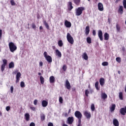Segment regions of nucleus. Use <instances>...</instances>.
I'll list each match as a JSON object with an SVG mask.
<instances>
[{
  "label": "nucleus",
  "mask_w": 126,
  "mask_h": 126,
  "mask_svg": "<svg viewBox=\"0 0 126 126\" xmlns=\"http://www.w3.org/2000/svg\"><path fill=\"white\" fill-rule=\"evenodd\" d=\"M101 98L102 99H103V100H105V99H107V98H108V95L105 93H102L101 94Z\"/></svg>",
  "instance_id": "nucleus-27"
},
{
  "label": "nucleus",
  "mask_w": 126,
  "mask_h": 126,
  "mask_svg": "<svg viewBox=\"0 0 126 126\" xmlns=\"http://www.w3.org/2000/svg\"><path fill=\"white\" fill-rule=\"evenodd\" d=\"M25 117L26 121H27V122H29V121H30V115H29V113H26L25 114Z\"/></svg>",
  "instance_id": "nucleus-21"
},
{
  "label": "nucleus",
  "mask_w": 126,
  "mask_h": 126,
  "mask_svg": "<svg viewBox=\"0 0 126 126\" xmlns=\"http://www.w3.org/2000/svg\"><path fill=\"white\" fill-rule=\"evenodd\" d=\"M119 1H121V0H116L115 3H118V2H119Z\"/></svg>",
  "instance_id": "nucleus-59"
},
{
  "label": "nucleus",
  "mask_w": 126,
  "mask_h": 126,
  "mask_svg": "<svg viewBox=\"0 0 126 126\" xmlns=\"http://www.w3.org/2000/svg\"><path fill=\"white\" fill-rule=\"evenodd\" d=\"M42 29H43V27L40 26V27H39V30H42Z\"/></svg>",
  "instance_id": "nucleus-61"
},
{
  "label": "nucleus",
  "mask_w": 126,
  "mask_h": 126,
  "mask_svg": "<svg viewBox=\"0 0 126 126\" xmlns=\"http://www.w3.org/2000/svg\"><path fill=\"white\" fill-rule=\"evenodd\" d=\"M63 97L62 96H60L59 97V102L60 103H61V104H63Z\"/></svg>",
  "instance_id": "nucleus-44"
},
{
  "label": "nucleus",
  "mask_w": 126,
  "mask_h": 126,
  "mask_svg": "<svg viewBox=\"0 0 126 126\" xmlns=\"http://www.w3.org/2000/svg\"><path fill=\"white\" fill-rule=\"evenodd\" d=\"M74 121V119L73 118V117H68L67 118V122L69 125H72V123H73Z\"/></svg>",
  "instance_id": "nucleus-14"
},
{
  "label": "nucleus",
  "mask_w": 126,
  "mask_h": 126,
  "mask_svg": "<svg viewBox=\"0 0 126 126\" xmlns=\"http://www.w3.org/2000/svg\"><path fill=\"white\" fill-rule=\"evenodd\" d=\"M32 29L36 30V25H35V24H32Z\"/></svg>",
  "instance_id": "nucleus-46"
},
{
  "label": "nucleus",
  "mask_w": 126,
  "mask_h": 126,
  "mask_svg": "<svg viewBox=\"0 0 126 126\" xmlns=\"http://www.w3.org/2000/svg\"><path fill=\"white\" fill-rule=\"evenodd\" d=\"M9 48L10 49V52L11 53H13L15 52V51H16L17 50V47L13 42H10L9 43Z\"/></svg>",
  "instance_id": "nucleus-2"
},
{
  "label": "nucleus",
  "mask_w": 126,
  "mask_h": 126,
  "mask_svg": "<svg viewBox=\"0 0 126 126\" xmlns=\"http://www.w3.org/2000/svg\"><path fill=\"white\" fill-rule=\"evenodd\" d=\"M93 92H94V91H93V90H91L90 91V93H93Z\"/></svg>",
  "instance_id": "nucleus-62"
},
{
  "label": "nucleus",
  "mask_w": 126,
  "mask_h": 126,
  "mask_svg": "<svg viewBox=\"0 0 126 126\" xmlns=\"http://www.w3.org/2000/svg\"><path fill=\"white\" fill-rule=\"evenodd\" d=\"M49 81L50 83H55V77H54V76H50L49 78Z\"/></svg>",
  "instance_id": "nucleus-25"
},
{
  "label": "nucleus",
  "mask_w": 126,
  "mask_h": 126,
  "mask_svg": "<svg viewBox=\"0 0 126 126\" xmlns=\"http://www.w3.org/2000/svg\"><path fill=\"white\" fill-rule=\"evenodd\" d=\"M39 66H43V62H39Z\"/></svg>",
  "instance_id": "nucleus-57"
},
{
  "label": "nucleus",
  "mask_w": 126,
  "mask_h": 126,
  "mask_svg": "<svg viewBox=\"0 0 126 126\" xmlns=\"http://www.w3.org/2000/svg\"><path fill=\"white\" fill-rule=\"evenodd\" d=\"M93 35L94 36H96V31L94 30L93 31Z\"/></svg>",
  "instance_id": "nucleus-52"
},
{
  "label": "nucleus",
  "mask_w": 126,
  "mask_h": 126,
  "mask_svg": "<svg viewBox=\"0 0 126 126\" xmlns=\"http://www.w3.org/2000/svg\"><path fill=\"white\" fill-rule=\"evenodd\" d=\"M98 36L100 41H103V32H102L101 30H99L98 31Z\"/></svg>",
  "instance_id": "nucleus-11"
},
{
  "label": "nucleus",
  "mask_w": 126,
  "mask_h": 126,
  "mask_svg": "<svg viewBox=\"0 0 126 126\" xmlns=\"http://www.w3.org/2000/svg\"><path fill=\"white\" fill-rule=\"evenodd\" d=\"M21 87H22V88L25 87V83H24V82L22 81L21 82Z\"/></svg>",
  "instance_id": "nucleus-43"
},
{
  "label": "nucleus",
  "mask_w": 126,
  "mask_h": 126,
  "mask_svg": "<svg viewBox=\"0 0 126 126\" xmlns=\"http://www.w3.org/2000/svg\"><path fill=\"white\" fill-rule=\"evenodd\" d=\"M40 80L41 84H43L44 83V77H43V76H41L40 77Z\"/></svg>",
  "instance_id": "nucleus-37"
},
{
  "label": "nucleus",
  "mask_w": 126,
  "mask_h": 126,
  "mask_svg": "<svg viewBox=\"0 0 126 126\" xmlns=\"http://www.w3.org/2000/svg\"><path fill=\"white\" fill-rule=\"evenodd\" d=\"M31 110H32V111H35L36 110V108L33 107H30Z\"/></svg>",
  "instance_id": "nucleus-55"
},
{
  "label": "nucleus",
  "mask_w": 126,
  "mask_h": 126,
  "mask_svg": "<svg viewBox=\"0 0 126 126\" xmlns=\"http://www.w3.org/2000/svg\"><path fill=\"white\" fill-rule=\"evenodd\" d=\"M73 1L76 5H79V4H80V1H81V0H73Z\"/></svg>",
  "instance_id": "nucleus-28"
},
{
  "label": "nucleus",
  "mask_w": 126,
  "mask_h": 126,
  "mask_svg": "<svg viewBox=\"0 0 126 126\" xmlns=\"http://www.w3.org/2000/svg\"><path fill=\"white\" fill-rule=\"evenodd\" d=\"M123 6L125 9H126V0H123Z\"/></svg>",
  "instance_id": "nucleus-42"
},
{
  "label": "nucleus",
  "mask_w": 126,
  "mask_h": 126,
  "mask_svg": "<svg viewBox=\"0 0 126 126\" xmlns=\"http://www.w3.org/2000/svg\"><path fill=\"white\" fill-rule=\"evenodd\" d=\"M66 38L68 42L71 44V45H73V43H74V40L73 39V37H72L71 35H70V33H67Z\"/></svg>",
  "instance_id": "nucleus-3"
},
{
  "label": "nucleus",
  "mask_w": 126,
  "mask_h": 126,
  "mask_svg": "<svg viewBox=\"0 0 126 126\" xmlns=\"http://www.w3.org/2000/svg\"><path fill=\"white\" fill-rule=\"evenodd\" d=\"M95 87L96 90H100V88H99V82L97 81L95 83Z\"/></svg>",
  "instance_id": "nucleus-32"
},
{
  "label": "nucleus",
  "mask_w": 126,
  "mask_h": 126,
  "mask_svg": "<svg viewBox=\"0 0 126 126\" xmlns=\"http://www.w3.org/2000/svg\"><path fill=\"white\" fill-rule=\"evenodd\" d=\"M37 103H38V100L35 99L33 101L34 105H37Z\"/></svg>",
  "instance_id": "nucleus-50"
},
{
  "label": "nucleus",
  "mask_w": 126,
  "mask_h": 126,
  "mask_svg": "<svg viewBox=\"0 0 126 126\" xmlns=\"http://www.w3.org/2000/svg\"><path fill=\"white\" fill-rule=\"evenodd\" d=\"M118 11L121 14H123L124 13V7L123 6H120Z\"/></svg>",
  "instance_id": "nucleus-24"
},
{
  "label": "nucleus",
  "mask_w": 126,
  "mask_h": 126,
  "mask_svg": "<svg viewBox=\"0 0 126 126\" xmlns=\"http://www.w3.org/2000/svg\"><path fill=\"white\" fill-rule=\"evenodd\" d=\"M87 42L88 44H91L92 43V41L91 40V37H88L87 38Z\"/></svg>",
  "instance_id": "nucleus-34"
},
{
  "label": "nucleus",
  "mask_w": 126,
  "mask_h": 126,
  "mask_svg": "<svg viewBox=\"0 0 126 126\" xmlns=\"http://www.w3.org/2000/svg\"><path fill=\"white\" fill-rule=\"evenodd\" d=\"M1 36H2V30H0V40L1 39Z\"/></svg>",
  "instance_id": "nucleus-49"
},
{
  "label": "nucleus",
  "mask_w": 126,
  "mask_h": 126,
  "mask_svg": "<svg viewBox=\"0 0 126 126\" xmlns=\"http://www.w3.org/2000/svg\"><path fill=\"white\" fill-rule=\"evenodd\" d=\"M125 92L126 93V86H125Z\"/></svg>",
  "instance_id": "nucleus-64"
},
{
  "label": "nucleus",
  "mask_w": 126,
  "mask_h": 126,
  "mask_svg": "<svg viewBox=\"0 0 126 126\" xmlns=\"http://www.w3.org/2000/svg\"><path fill=\"white\" fill-rule=\"evenodd\" d=\"M42 107H47L48 106V101L46 100H43L42 101Z\"/></svg>",
  "instance_id": "nucleus-26"
},
{
  "label": "nucleus",
  "mask_w": 126,
  "mask_h": 126,
  "mask_svg": "<svg viewBox=\"0 0 126 126\" xmlns=\"http://www.w3.org/2000/svg\"><path fill=\"white\" fill-rule=\"evenodd\" d=\"M99 83L101 86H103L104 84H105V79L101 78L99 80Z\"/></svg>",
  "instance_id": "nucleus-17"
},
{
  "label": "nucleus",
  "mask_w": 126,
  "mask_h": 126,
  "mask_svg": "<svg viewBox=\"0 0 126 126\" xmlns=\"http://www.w3.org/2000/svg\"><path fill=\"white\" fill-rule=\"evenodd\" d=\"M21 77V73L19 72L16 74V83H18L19 82V81L20 80V78Z\"/></svg>",
  "instance_id": "nucleus-12"
},
{
  "label": "nucleus",
  "mask_w": 126,
  "mask_h": 126,
  "mask_svg": "<svg viewBox=\"0 0 126 126\" xmlns=\"http://www.w3.org/2000/svg\"><path fill=\"white\" fill-rule=\"evenodd\" d=\"M48 126H54V124L52 123L49 122L48 124Z\"/></svg>",
  "instance_id": "nucleus-53"
},
{
  "label": "nucleus",
  "mask_w": 126,
  "mask_h": 126,
  "mask_svg": "<svg viewBox=\"0 0 126 126\" xmlns=\"http://www.w3.org/2000/svg\"><path fill=\"white\" fill-rule=\"evenodd\" d=\"M116 28L117 32H121V26L120 25V24H119V23H116Z\"/></svg>",
  "instance_id": "nucleus-20"
},
{
  "label": "nucleus",
  "mask_w": 126,
  "mask_h": 126,
  "mask_svg": "<svg viewBox=\"0 0 126 126\" xmlns=\"http://www.w3.org/2000/svg\"><path fill=\"white\" fill-rule=\"evenodd\" d=\"M10 110V106H7L6 107V110L8 112Z\"/></svg>",
  "instance_id": "nucleus-51"
},
{
  "label": "nucleus",
  "mask_w": 126,
  "mask_h": 126,
  "mask_svg": "<svg viewBox=\"0 0 126 126\" xmlns=\"http://www.w3.org/2000/svg\"><path fill=\"white\" fill-rule=\"evenodd\" d=\"M90 32V28L89 27V26H88L86 27V29H85V34L86 35V36H88V35L89 34Z\"/></svg>",
  "instance_id": "nucleus-16"
},
{
  "label": "nucleus",
  "mask_w": 126,
  "mask_h": 126,
  "mask_svg": "<svg viewBox=\"0 0 126 126\" xmlns=\"http://www.w3.org/2000/svg\"><path fill=\"white\" fill-rule=\"evenodd\" d=\"M84 115L87 118V119H90V118H91V114H90V112H88L87 111L84 112Z\"/></svg>",
  "instance_id": "nucleus-13"
},
{
  "label": "nucleus",
  "mask_w": 126,
  "mask_h": 126,
  "mask_svg": "<svg viewBox=\"0 0 126 126\" xmlns=\"http://www.w3.org/2000/svg\"><path fill=\"white\" fill-rule=\"evenodd\" d=\"M90 93L89 92V91L88 90H86L85 92V94L86 96V97H88V94H89Z\"/></svg>",
  "instance_id": "nucleus-39"
},
{
  "label": "nucleus",
  "mask_w": 126,
  "mask_h": 126,
  "mask_svg": "<svg viewBox=\"0 0 126 126\" xmlns=\"http://www.w3.org/2000/svg\"><path fill=\"white\" fill-rule=\"evenodd\" d=\"M104 37L105 41H108V40H109V38H110V35H109V33L107 32H105L104 34Z\"/></svg>",
  "instance_id": "nucleus-19"
},
{
  "label": "nucleus",
  "mask_w": 126,
  "mask_h": 126,
  "mask_svg": "<svg viewBox=\"0 0 126 126\" xmlns=\"http://www.w3.org/2000/svg\"><path fill=\"white\" fill-rule=\"evenodd\" d=\"M14 67V63L11 62L9 63V68H13Z\"/></svg>",
  "instance_id": "nucleus-31"
},
{
  "label": "nucleus",
  "mask_w": 126,
  "mask_h": 126,
  "mask_svg": "<svg viewBox=\"0 0 126 126\" xmlns=\"http://www.w3.org/2000/svg\"><path fill=\"white\" fill-rule=\"evenodd\" d=\"M11 93H13V87L11 86L10 88Z\"/></svg>",
  "instance_id": "nucleus-54"
},
{
  "label": "nucleus",
  "mask_w": 126,
  "mask_h": 126,
  "mask_svg": "<svg viewBox=\"0 0 126 126\" xmlns=\"http://www.w3.org/2000/svg\"><path fill=\"white\" fill-rule=\"evenodd\" d=\"M63 71H66V69H67V66H66V65L64 64L63 66Z\"/></svg>",
  "instance_id": "nucleus-38"
},
{
  "label": "nucleus",
  "mask_w": 126,
  "mask_h": 126,
  "mask_svg": "<svg viewBox=\"0 0 126 126\" xmlns=\"http://www.w3.org/2000/svg\"><path fill=\"white\" fill-rule=\"evenodd\" d=\"M84 10H85V7H79L75 9V15L76 16H80L82 14Z\"/></svg>",
  "instance_id": "nucleus-1"
},
{
  "label": "nucleus",
  "mask_w": 126,
  "mask_h": 126,
  "mask_svg": "<svg viewBox=\"0 0 126 126\" xmlns=\"http://www.w3.org/2000/svg\"><path fill=\"white\" fill-rule=\"evenodd\" d=\"M10 3L11 5H15V2H14V0H10Z\"/></svg>",
  "instance_id": "nucleus-45"
},
{
  "label": "nucleus",
  "mask_w": 126,
  "mask_h": 126,
  "mask_svg": "<svg viewBox=\"0 0 126 126\" xmlns=\"http://www.w3.org/2000/svg\"><path fill=\"white\" fill-rule=\"evenodd\" d=\"M108 64H109V63L107 62H104L102 63V65H103V66H106L108 65Z\"/></svg>",
  "instance_id": "nucleus-40"
},
{
  "label": "nucleus",
  "mask_w": 126,
  "mask_h": 126,
  "mask_svg": "<svg viewBox=\"0 0 126 126\" xmlns=\"http://www.w3.org/2000/svg\"><path fill=\"white\" fill-rule=\"evenodd\" d=\"M108 21L109 23H111V22L110 21V18L108 19Z\"/></svg>",
  "instance_id": "nucleus-63"
},
{
  "label": "nucleus",
  "mask_w": 126,
  "mask_h": 126,
  "mask_svg": "<svg viewBox=\"0 0 126 126\" xmlns=\"http://www.w3.org/2000/svg\"><path fill=\"white\" fill-rule=\"evenodd\" d=\"M91 109L93 111H95V106L94 105V104L91 105Z\"/></svg>",
  "instance_id": "nucleus-41"
},
{
  "label": "nucleus",
  "mask_w": 126,
  "mask_h": 126,
  "mask_svg": "<svg viewBox=\"0 0 126 126\" xmlns=\"http://www.w3.org/2000/svg\"><path fill=\"white\" fill-rule=\"evenodd\" d=\"M116 109V104H112V106L110 107L111 112H114Z\"/></svg>",
  "instance_id": "nucleus-29"
},
{
  "label": "nucleus",
  "mask_w": 126,
  "mask_h": 126,
  "mask_svg": "<svg viewBox=\"0 0 126 126\" xmlns=\"http://www.w3.org/2000/svg\"><path fill=\"white\" fill-rule=\"evenodd\" d=\"M113 125L115 126H120V124H119V121H118L116 119H114L113 120Z\"/></svg>",
  "instance_id": "nucleus-22"
},
{
  "label": "nucleus",
  "mask_w": 126,
  "mask_h": 126,
  "mask_svg": "<svg viewBox=\"0 0 126 126\" xmlns=\"http://www.w3.org/2000/svg\"><path fill=\"white\" fill-rule=\"evenodd\" d=\"M98 9L99 11H103L104 10V6L102 3L99 2L98 3Z\"/></svg>",
  "instance_id": "nucleus-8"
},
{
  "label": "nucleus",
  "mask_w": 126,
  "mask_h": 126,
  "mask_svg": "<svg viewBox=\"0 0 126 126\" xmlns=\"http://www.w3.org/2000/svg\"><path fill=\"white\" fill-rule=\"evenodd\" d=\"M30 126H35V123L32 122L30 124Z\"/></svg>",
  "instance_id": "nucleus-56"
},
{
  "label": "nucleus",
  "mask_w": 126,
  "mask_h": 126,
  "mask_svg": "<svg viewBox=\"0 0 126 126\" xmlns=\"http://www.w3.org/2000/svg\"><path fill=\"white\" fill-rule=\"evenodd\" d=\"M70 112H71V109H69L68 112V114H70Z\"/></svg>",
  "instance_id": "nucleus-60"
},
{
  "label": "nucleus",
  "mask_w": 126,
  "mask_h": 126,
  "mask_svg": "<svg viewBox=\"0 0 126 126\" xmlns=\"http://www.w3.org/2000/svg\"><path fill=\"white\" fill-rule=\"evenodd\" d=\"M120 113L121 115H123V116H125L126 114V107L121 108L120 110Z\"/></svg>",
  "instance_id": "nucleus-10"
},
{
  "label": "nucleus",
  "mask_w": 126,
  "mask_h": 126,
  "mask_svg": "<svg viewBox=\"0 0 126 126\" xmlns=\"http://www.w3.org/2000/svg\"><path fill=\"white\" fill-rule=\"evenodd\" d=\"M74 115L75 117H76V118H77V119L82 118V114H81V112H80V111H75Z\"/></svg>",
  "instance_id": "nucleus-6"
},
{
  "label": "nucleus",
  "mask_w": 126,
  "mask_h": 126,
  "mask_svg": "<svg viewBox=\"0 0 126 126\" xmlns=\"http://www.w3.org/2000/svg\"><path fill=\"white\" fill-rule=\"evenodd\" d=\"M64 115V117H68V113L67 114V113H65Z\"/></svg>",
  "instance_id": "nucleus-58"
},
{
  "label": "nucleus",
  "mask_w": 126,
  "mask_h": 126,
  "mask_svg": "<svg viewBox=\"0 0 126 126\" xmlns=\"http://www.w3.org/2000/svg\"><path fill=\"white\" fill-rule=\"evenodd\" d=\"M63 43L62 40H59L58 41V45L59 46V47H63Z\"/></svg>",
  "instance_id": "nucleus-36"
},
{
  "label": "nucleus",
  "mask_w": 126,
  "mask_h": 126,
  "mask_svg": "<svg viewBox=\"0 0 126 126\" xmlns=\"http://www.w3.org/2000/svg\"><path fill=\"white\" fill-rule=\"evenodd\" d=\"M119 99L120 100H124V96L123 95V93L120 92L119 93Z\"/></svg>",
  "instance_id": "nucleus-35"
},
{
  "label": "nucleus",
  "mask_w": 126,
  "mask_h": 126,
  "mask_svg": "<svg viewBox=\"0 0 126 126\" xmlns=\"http://www.w3.org/2000/svg\"><path fill=\"white\" fill-rule=\"evenodd\" d=\"M116 62H118V63H121V58L120 57H117L116 59Z\"/></svg>",
  "instance_id": "nucleus-47"
},
{
  "label": "nucleus",
  "mask_w": 126,
  "mask_h": 126,
  "mask_svg": "<svg viewBox=\"0 0 126 126\" xmlns=\"http://www.w3.org/2000/svg\"><path fill=\"white\" fill-rule=\"evenodd\" d=\"M65 87H66V88L68 89V90H70L71 88V86H70V83H69V81H68V80H66L65 81Z\"/></svg>",
  "instance_id": "nucleus-7"
},
{
  "label": "nucleus",
  "mask_w": 126,
  "mask_h": 126,
  "mask_svg": "<svg viewBox=\"0 0 126 126\" xmlns=\"http://www.w3.org/2000/svg\"><path fill=\"white\" fill-rule=\"evenodd\" d=\"M55 53H56V56H58L59 58H62V53L60 52L59 49H56L55 50Z\"/></svg>",
  "instance_id": "nucleus-18"
},
{
  "label": "nucleus",
  "mask_w": 126,
  "mask_h": 126,
  "mask_svg": "<svg viewBox=\"0 0 126 126\" xmlns=\"http://www.w3.org/2000/svg\"><path fill=\"white\" fill-rule=\"evenodd\" d=\"M82 58L84 59V60H85V61H87V60H88V56L87 55L86 52L83 53L82 55Z\"/></svg>",
  "instance_id": "nucleus-23"
},
{
  "label": "nucleus",
  "mask_w": 126,
  "mask_h": 126,
  "mask_svg": "<svg viewBox=\"0 0 126 126\" xmlns=\"http://www.w3.org/2000/svg\"><path fill=\"white\" fill-rule=\"evenodd\" d=\"M81 119H82V118H78V125H81Z\"/></svg>",
  "instance_id": "nucleus-48"
},
{
  "label": "nucleus",
  "mask_w": 126,
  "mask_h": 126,
  "mask_svg": "<svg viewBox=\"0 0 126 126\" xmlns=\"http://www.w3.org/2000/svg\"><path fill=\"white\" fill-rule=\"evenodd\" d=\"M43 24L45 25L47 29H49L50 27L49 26V24L47 23L46 21H43Z\"/></svg>",
  "instance_id": "nucleus-33"
},
{
  "label": "nucleus",
  "mask_w": 126,
  "mask_h": 126,
  "mask_svg": "<svg viewBox=\"0 0 126 126\" xmlns=\"http://www.w3.org/2000/svg\"><path fill=\"white\" fill-rule=\"evenodd\" d=\"M64 25L67 28H70L71 27V23L67 20H65Z\"/></svg>",
  "instance_id": "nucleus-9"
},
{
  "label": "nucleus",
  "mask_w": 126,
  "mask_h": 126,
  "mask_svg": "<svg viewBox=\"0 0 126 126\" xmlns=\"http://www.w3.org/2000/svg\"><path fill=\"white\" fill-rule=\"evenodd\" d=\"M40 119L42 122H43V121H45V119H46V116H45V114H41L40 115Z\"/></svg>",
  "instance_id": "nucleus-30"
},
{
  "label": "nucleus",
  "mask_w": 126,
  "mask_h": 126,
  "mask_svg": "<svg viewBox=\"0 0 126 126\" xmlns=\"http://www.w3.org/2000/svg\"><path fill=\"white\" fill-rule=\"evenodd\" d=\"M67 7H68V10L69 11L71 10V9L73 8V6H72V2H71V1H69L68 2Z\"/></svg>",
  "instance_id": "nucleus-15"
},
{
  "label": "nucleus",
  "mask_w": 126,
  "mask_h": 126,
  "mask_svg": "<svg viewBox=\"0 0 126 126\" xmlns=\"http://www.w3.org/2000/svg\"><path fill=\"white\" fill-rule=\"evenodd\" d=\"M3 64L1 66V71H4V69L5 68V65L7 64V60L6 59H4L2 60Z\"/></svg>",
  "instance_id": "nucleus-5"
},
{
  "label": "nucleus",
  "mask_w": 126,
  "mask_h": 126,
  "mask_svg": "<svg viewBox=\"0 0 126 126\" xmlns=\"http://www.w3.org/2000/svg\"><path fill=\"white\" fill-rule=\"evenodd\" d=\"M43 55H44V58H45L48 63H51L53 62V59H52V57L50 56L49 55H48V53H47V52H44L43 53Z\"/></svg>",
  "instance_id": "nucleus-4"
}]
</instances>
